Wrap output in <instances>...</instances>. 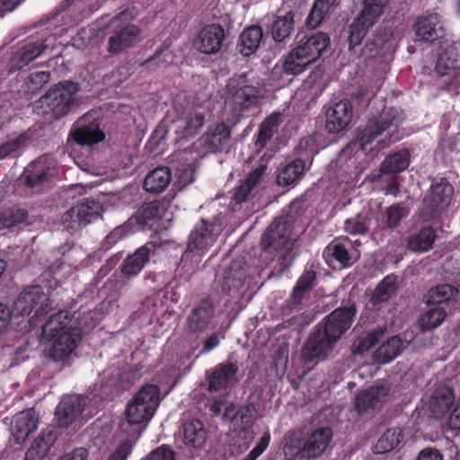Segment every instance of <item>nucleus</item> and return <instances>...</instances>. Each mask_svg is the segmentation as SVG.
Masks as SVG:
<instances>
[{"label":"nucleus","instance_id":"f257e3e1","mask_svg":"<svg viewBox=\"0 0 460 460\" xmlns=\"http://www.w3.org/2000/svg\"><path fill=\"white\" fill-rule=\"evenodd\" d=\"M356 314L354 305L339 307L319 323L304 345L302 354L306 362L324 356L350 328Z\"/></svg>","mask_w":460,"mask_h":460},{"label":"nucleus","instance_id":"f03ea898","mask_svg":"<svg viewBox=\"0 0 460 460\" xmlns=\"http://www.w3.org/2000/svg\"><path fill=\"white\" fill-rule=\"evenodd\" d=\"M70 322L68 311H58L52 314L41 328V341H53L49 358L54 361L65 360L82 341L81 329L68 326Z\"/></svg>","mask_w":460,"mask_h":460},{"label":"nucleus","instance_id":"7ed1b4c3","mask_svg":"<svg viewBox=\"0 0 460 460\" xmlns=\"http://www.w3.org/2000/svg\"><path fill=\"white\" fill-rule=\"evenodd\" d=\"M326 32L317 31L296 37L294 47L282 58V71L288 75H298L317 61L330 46Z\"/></svg>","mask_w":460,"mask_h":460},{"label":"nucleus","instance_id":"20e7f679","mask_svg":"<svg viewBox=\"0 0 460 460\" xmlns=\"http://www.w3.org/2000/svg\"><path fill=\"white\" fill-rule=\"evenodd\" d=\"M292 226L287 218H276L262 234L260 246L263 253L274 258L286 259L296 247V240L291 237Z\"/></svg>","mask_w":460,"mask_h":460},{"label":"nucleus","instance_id":"39448f33","mask_svg":"<svg viewBox=\"0 0 460 460\" xmlns=\"http://www.w3.org/2000/svg\"><path fill=\"white\" fill-rule=\"evenodd\" d=\"M81 90L79 83L71 80L60 81L42 96V102L51 111L55 119L73 112L81 104L76 93Z\"/></svg>","mask_w":460,"mask_h":460},{"label":"nucleus","instance_id":"423d86ee","mask_svg":"<svg viewBox=\"0 0 460 460\" xmlns=\"http://www.w3.org/2000/svg\"><path fill=\"white\" fill-rule=\"evenodd\" d=\"M404 117L402 111L394 107H385L377 117L370 119L358 135L361 149L368 150L370 145L385 131H394L402 122Z\"/></svg>","mask_w":460,"mask_h":460},{"label":"nucleus","instance_id":"0eeeda50","mask_svg":"<svg viewBox=\"0 0 460 460\" xmlns=\"http://www.w3.org/2000/svg\"><path fill=\"white\" fill-rule=\"evenodd\" d=\"M159 393L155 385H146L137 393L126 408L127 420L130 425L151 420L158 406Z\"/></svg>","mask_w":460,"mask_h":460},{"label":"nucleus","instance_id":"6e6552de","mask_svg":"<svg viewBox=\"0 0 460 460\" xmlns=\"http://www.w3.org/2000/svg\"><path fill=\"white\" fill-rule=\"evenodd\" d=\"M35 310L31 322H36L50 310L49 298L39 285L25 288L13 302V313L16 315H29Z\"/></svg>","mask_w":460,"mask_h":460},{"label":"nucleus","instance_id":"1a4fd4ad","mask_svg":"<svg viewBox=\"0 0 460 460\" xmlns=\"http://www.w3.org/2000/svg\"><path fill=\"white\" fill-rule=\"evenodd\" d=\"M453 195L454 188L447 179L433 183L423 199L422 217L427 221L439 218L448 208Z\"/></svg>","mask_w":460,"mask_h":460},{"label":"nucleus","instance_id":"9d476101","mask_svg":"<svg viewBox=\"0 0 460 460\" xmlns=\"http://www.w3.org/2000/svg\"><path fill=\"white\" fill-rule=\"evenodd\" d=\"M219 233L220 229L216 230L215 225L202 219L189 235L182 260H187L190 253L203 254L214 245Z\"/></svg>","mask_w":460,"mask_h":460},{"label":"nucleus","instance_id":"9b49d317","mask_svg":"<svg viewBox=\"0 0 460 460\" xmlns=\"http://www.w3.org/2000/svg\"><path fill=\"white\" fill-rule=\"evenodd\" d=\"M225 39L224 27L218 23H210L199 30L193 40V46L201 54L216 55L221 50Z\"/></svg>","mask_w":460,"mask_h":460},{"label":"nucleus","instance_id":"f8f14e48","mask_svg":"<svg viewBox=\"0 0 460 460\" xmlns=\"http://www.w3.org/2000/svg\"><path fill=\"white\" fill-rule=\"evenodd\" d=\"M317 276L314 265L305 269L287 300L291 311H300L303 308V301L310 297L313 288L317 285Z\"/></svg>","mask_w":460,"mask_h":460},{"label":"nucleus","instance_id":"ddd939ff","mask_svg":"<svg viewBox=\"0 0 460 460\" xmlns=\"http://www.w3.org/2000/svg\"><path fill=\"white\" fill-rule=\"evenodd\" d=\"M206 153L228 152L231 143V128L224 122L208 127L206 134L199 138Z\"/></svg>","mask_w":460,"mask_h":460},{"label":"nucleus","instance_id":"4468645a","mask_svg":"<svg viewBox=\"0 0 460 460\" xmlns=\"http://www.w3.org/2000/svg\"><path fill=\"white\" fill-rule=\"evenodd\" d=\"M390 388L385 385H372L359 391L354 399V409L359 414L368 413L386 402Z\"/></svg>","mask_w":460,"mask_h":460},{"label":"nucleus","instance_id":"2eb2a0df","mask_svg":"<svg viewBox=\"0 0 460 460\" xmlns=\"http://www.w3.org/2000/svg\"><path fill=\"white\" fill-rule=\"evenodd\" d=\"M237 372L238 366L234 362H223L207 371L208 392H219L233 386L237 381Z\"/></svg>","mask_w":460,"mask_h":460},{"label":"nucleus","instance_id":"dca6fc26","mask_svg":"<svg viewBox=\"0 0 460 460\" xmlns=\"http://www.w3.org/2000/svg\"><path fill=\"white\" fill-rule=\"evenodd\" d=\"M295 16L296 13L291 10L284 14L274 15L266 25L265 34L276 44H286L295 30Z\"/></svg>","mask_w":460,"mask_h":460},{"label":"nucleus","instance_id":"f3484780","mask_svg":"<svg viewBox=\"0 0 460 460\" xmlns=\"http://www.w3.org/2000/svg\"><path fill=\"white\" fill-rule=\"evenodd\" d=\"M39 417L33 408L17 412L12 419L10 431L15 444H22L38 427Z\"/></svg>","mask_w":460,"mask_h":460},{"label":"nucleus","instance_id":"a211bd4d","mask_svg":"<svg viewBox=\"0 0 460 460\" xmlns=\"http://www.w3.org/2000/svg\"><path fill=\"white\" fill-rule=\"evenodd\" d=\"M414 31L420 40L434 42L445 35L444 22L439 14L429 13L416 21Z\"/></svg>","mask_w":460,"mask_h":460},{"label":"nucleus","instance_id":"6ab92c4d","mask_svg":"<svg viewBox=\"0 0 460 460\" xmlns=\"http://www.w3.org/2000/svg\"><path fill=\"white\" fill-rule=\"evenodd\" d=\"M140 29L132 23L118 26L108 40V51L111 54H119L133 47L139 37Z\"/></svg>","mask_w":460,"mask_h":460},{"label":"nucleus","instance_id":"aec40b11","mask_svg":"<svg viewBox=\"0 0 460 460\" xmlns=\"http://www.w3.org/2000/svg\"><path fill=\"white\" fill-rule=\"evenodd\" d=\"M325 128L329 133L337 134L342 131L352 118V106L344 99L327 109Z\"/></svg>","mask_w":460,"mask_h":460},{"label":"nucleus","instance_id":"412c9836","mask_svg":"<svg viewBox=\"0 0 460 460\" xmlns=\"http://www.w3.org/2000/svg\"><path fill=\"white\" fill-rule=\"evenodd\" d=\"M84 399L76 394L64 397L55 411V416L59 427L64 428L75 421L84 409Z\"/></svg>","mask_w":460,"mask_h":460},{"label":"nucleus","instance_id":"4be33fe9","mask_svg":"<svg viewBox=\"0 0 460 460\" xmlns=\"http://www.w3.org/2000/svg\"><path fill=\"white\" fill-rule=\"evenodd\" d=\"M215 314V307L209 299H203L191 309L187 317L188 330L192 333L203 332L208 329Z\"/></svg>","mask_w":460,"mask_h":460},{"label":"nucleus","instance_id":"5701e85b","mask_svg":"<svg viewBox=\"0 0 460 460\" xmlns=\"http://www.w3.org/2000/svg\"><path fill=\"white\" fill-rule=\"evenodd\" d=\"M411 162V154L408 149L402 148L387 155L381 163L379 172L368 176L371 181L381 180L384 174H396L406 170Z\"/></svg>","mask_w":460,"mask_h":460},{"label":"nucleus","instance_id":"b1692460","mask_svg":"<svg viewBox=\"0 0 460 460\" xmlns=\"http://www.w3.org/2000/svg\"><path fill=\"white\" fill-rule=\"evenodd\" d=\"M153 247V244L146 243L128 254L119 266L121 275L127 279L138 275L149 262Z\"/></svg>","mask_w":460,"mask_h":460},{"label":"nucleus","instance_id":"393cba45","mask_svg":"<svg viewBox=\"0 0 460 460\" xmlns=\"http://www.w3.org/2000/svg\"><path fill=\"white\" fill-rule=\"evenodd\" d=\"M70 137L79 146H93L104 140L105 134L100 129L99 124L93 120L84 122L82 117L77 121V128L70 132Z\"/></svg>","mask_w":460,"mask_h":460},{"label":"nucleus","instance_id":"a878e982","mask_svg":"<svg viewBox=\"0 0 460 460\" xmlns=\"http://www.w3.org/2000/svg\"><path fill=\"white\" fill-rule=\"evenodd\" d=\"M332 438L330 428H321L314 431L305 440L301 456L306 459H314L320 456L327 448Z\"/></svg>","mask_w":460,"mask_h":460},{"label":"nucleus","instance_id":"bb28decb","mask_svg":"<svg viewBox=\"0 0 460 460\" xmlns=\"http://www.w3.org/2000/svg\"><path fill=\"white\" fill-rule=\"evenodd\" d=\"M45 40H28L13 53L12 62L17 70L22 69L47 49Z\"/></svg>","mask_w":460,"mask_h":460},{"label":"nucleus","instance_id":"cd10ccee","mask_svg":"<svg viewBox=\"0 0 460 460\" xmlns=\"http://www.w3.org/2000/svg\"><path fill=\"white\" fill-rule=\"evenodd\" d=\"M58 438L54 427H48L33 440L32 444L25 454L24 460H43Z\"/></svg>","mask_w":460,"mask_h":460},{"label":"nucleus","instance_id":"c85d7f7f","mask_svg":"<svg viewBox=\"0 0 460 460\" xmlns=\"http://www.w3.org/2000/svg\"><path fill=\"white\" fill-rule=\"evenodd\" d=\"M376 21V18L365 14L362 12L355 18L349 29L348 44L350 52L357 54V48L361 45L368 30Z\"/></svg>","mask_w":460,"mask_h":460},{"label":"nucleus","instance_id":"c756f323","mask_svg":"<svg viewBox=\"0 0 460 460\" xmlns=\"http://www.w3.org/2000/svg\"><path fill=\"white\" fill-rule=\"evenodd\" d=\"M460 44L453 42L447 46L438 54L435 66L436 74L438 76L448 75L456 70L460 65Z\"/></svg>","mask_w":460,"mask_h":460},{"label":"nucleus","instance_id":"7c9ffc66","mask_svg":"<svg viewBox=\"0 0 460 460\" xmlns=\"http://www.w3.org/2000/svg\"><path fill=\"white\" fill-rule=\"evenodd\" d=\"M167 202L165 200H153L143 203L131 219H135L138 226H146L149 222L161 218L167 210Z\"/></svg>","mask_w":460,"mask_h":460},{"label":"nucleus","instance_id":"2f4dec72","mask_svg":"<svg viewBox=\"0 0 460 460\" xmlns=\"http://www.w3.org/2000/svg\"><path fill=\"white\" fill-rule=\"evenodd\" d=\"M172 181V172L169 167L159 166L146 176L143 188L146 192L161 193Z\"/></svg>","mask_w":460,"mask_h":460},{"label":"nucleus","instance_id":"473e14b6","mask_svg":"<svg viewBox=\"0 0 460 460\" xmlns=\"http://www.w3.org/2000/svg\"><path fill=\"white\" fill-rule=\"evenodd\" d=\"M49 173V167L46 164V159L41 157L25 167L22 177L27 187L34 188L42 184L47 180Z\"/></svg>","mask_w":460,"mask_h":460},{"label":"nucleus","instance_id":"72a5a7b5","mask_svg":"<svg viewBox=\"0 0 460 460\" xmlns=\"http://www.w3.org/2000/svg\"><path fill=\"white\" fill-rule=\"evenodd\" d=\"M437 234L432 226H423L416 234L409 236L407 246L414 252H425L429 251L436 240Z\"/></svg>","mask_w":460,"mask_h":460},{"label":"nucleus","instance_id":"f704fd0d","mask_svg":"<svg viewBox=\"0 0 460 460\" xmlns=\"http://www.w3.org/2000/svg\"><path fill=\"white\" fill-rule=\"evenodd\" d=\"M454 401L455 394L452 387H439L432 394L430 402L431 411L437 417H442L449 411Z\"/></svg>","mask_w":460,"mask_h":460},{"label":"nucleus","instance_id":"c9c22d12","mask_svg":"<svg viewBox=\"0 0 460 460\" xmlns=\"http://www.w3.org/2000/svg\"><path fill=\"white\" fill-rule=\"evenodd\" d=\"M263 31L261 26L252 25L245 29L240 35V52L244 57L253 54L259 48L263 38Z\"/></svg>","mask_w":460,"mask_h":460},{"label":"nucleus","instance_id":"e433bc0d","mask_svg":"<svg viewBox=\"0 0 460 460\" xmlns=\"http://www.w3.org/2000/svg\"><path fill=\"white\" fill-rule=\"evenodd\" d=\"M323 257L328 265L337 262L340 268L351 266V256L347 247L337 241L331 242L323 250Z\"/></svg>","mask_w":460,"mask_h":460},{"label":"nucleus","instance_id":"4c0bfd02","mask_svg":"<svg viewBox=\"0 0 460 460\" xmlns=\"http://www.w3.org/2000/svg\"><path fill=\"white\" fill-rule=\"evenodd\" d=\"M99 205V202L93 199H84L75 207H73L69 210V214L71 217H75L77 218L79 225L86 226L100 216Z\"/></svg>","mask_w":460,"mask_h":460},{"label":"nucleus","instance_id":"58836bf2","mask_svg":"<svg viewBox=\"0 0 460 460\" xmlns=\"http://www.w3.org/2000/svg\"><path fill=\"white\" fill-rule=\"evenodd\" d=\"M31 137L27 132H22L15 137L10 138L0 144V160L19 156L28 146Z\"/></svg>","mask_w":460,"mask_h":460},{"label":"nucleus","instance_id":"ea45409f","mask_svg":"<svg viewBox=\"0 0 460 460\" xmlns=\"http://www.w3.org/2000/svg\"><path fill=\"white\" fill-rule=\"evenodd\" d=\"M183 438L187 446L200 448L207 439V431L203 423L199 420H192L183 425Z\"/></svg>","mask_w":460,"mask_h":460},{"label":"nucleus","instance_id":"a19ab883","mask_svg":"<svg viewBox=\"0 0 460 460\" xmlns=\"http://www.w3.org/2000/svg\"><path fill=\"white\" fill-rule=\"evenodd\" d=\"M402 341L394 336L381 344L374 353L375 360L380 364H386L394 359L402 350Z\"/></svg>","mask_w":460,"mask_h":460},{"label":"nucleus","instance_id":"79ce46f5","mask_svg":"<svg viewBox=\"0 0 460 460\" xmlns=\"http://www.w3.org/2000/svg\"><path fill=\"white\" fill-rule=\"evenodd\" d=\"M459 296V289L450 284H440L430 288L428 295L429 305L447 304L456 301Z\"/></svg>","mask_w":460,"mask_h":460},{"label":"nucleus","instance_id":"37998d69","mask_svg":"<svg viewBox=\"0 0 460 460\" xmlns=\"http://www.w3.org/2000/svg\"><path fill=\"white\" fill-rule=\"evenodd\" d=\"M403 434L400 428H390L378 438L373 447L375 454H385L394 450L402 441Z\"/></svg>","mask_w":460,"mask_h":460},{"label":"nucleus","instance_id":"c03bdc74","mask_svg":"<svg viewBox=\"0 0 460 460\" xmlns=\"http://www.w3.org/2000/svg\"><path fill=\"white\" fill-rule=\"evenodd\" d=\"M305 171V161L302 159H294L286 166L277 177V183L281 186H289L296 183L302 176Z\"/></svg>","mask_w":460,"mask_h":460},{"label":"nucleus","instance_id":"a18cd8bd","mask_svg":"<svg viewBox=\"0 0 460 460\" xmlns=\"http://www.w3.org/2000/svg\"><path fill=\"white\" fill-rule=\"evenodd\" d=\"M205 123V117L202 113L190 112L181 121L176 132L180 138H190L197 135Z\"/></svg>","mask_w":460,"mask_h":460},{"label":"nucleus","instance_id":"49530a36","mask_svg":"<svg viewBox=\"0 0 460 460\" xmlns=\"http://www.w3.org/2000/svg\"><path fill=\"white\" fill-rule=\"evenodd\" d=\"M397 289L396 277L394 275H387L376 287L370 302L374 305H378L390 299Z\"/></svg>","mask_w":460,"mask_h":460},{"label":"nucleus","instance_id":"de8ad7c7","mask_svg":"<svg viewBox=\"0 0 460 460\" xmlns=\"http://www.w3.org/2000/svg\"><path fill=\"white\" fill-rule=\"evenodd\" d=\"M260 97V90L253 85H243L236 90L234 94L235 104L239 105L240 111H243L256 106Z\"/></svg>","mask_w":460,"mask_h":460},{"label":"nucleus","instance_id":"09e8293b","mask_svg":"<svg viewBox=\"0 0 460 460\" xmlns=\"http://www.w3.org/2000/svg\"><path fill=\"white\" fill-rule=\"evenodd\" d=\"M279 126V115H270L261 122L255 140V146L262 149L266 146L267 143L271 139L275 130Z\"/></svg>","mask_w":460,"mask_h":460},{"label":"nucleus","instance_id":"8fccbe9b","mask_svg":"<svg viewBox=\"0 0 460 460\" xmlns=\"http://www.w3.org/2000/svg\"><path fill=\"white\" fill-rule=\"evenodd\" d=\"M447 312L443 307L429 309L419 319V326L422 332H429L438 327L445 320Z\"/></svg>","mask_w":460,"mask_h":460},{"label":"nucleus","instance_id":"3c124183","mask_svg":"<svg viewBox=\"0 0 460 460\" xmlns=\"http://www.w3.org/2000/svg\"><path fill=\"white\" fill-rule=\"evenodd\" d=\"M28 216V211L21 208L5 210L0 217V228H12L24 222Z\"/></svg>","mask_w":460,"mask_h":460},{"label":"nucleus","instance_id":"603ef678","mask_svg":"<svg viewBox=\"0 0 460 460\" xmlns=\"http://www.w3.org/2000/svg\"><path fill=\"white\" fill-rule=\"evenodd\" d=\"M369 221L368 217L358 214L344 222V230L349 234L364 235L369 230Z\"/></svg>","mask_w":460,"mask_h":460},{"label":"nucleus","instance_id":"864d4df0","mask_svg":"<svg viewBox=\"0 0 460 460\" xmlns=\"http://www.w3.org/2000/svg\"><path fill=\"white\" fill-rule=\"evenodd\" d=\"M379 338L380 333L378 332H371L365 336L359 337L357 341H354L352 345L353 353L363 354L368 351L379 341Z\"/></svg>","mask_w":460,"mask_h":460},{"label":"nucleus","instance_id":"5fc2aeb1","mask_svg":"<svg viewBox=\"0 0 460 460\" xmlns=\"http://www.w3.org/2000/svg\"><path fill=\"white\" fill-rule=\"evenodd\" d=\"M253 406L248 404L243 407H241L239 410L235 411L232 418V422L240 426L242 429H245L250 428L253 423Z\"/></svg>","mask_w":460,"mask_h":460},{"label":"nucleus","instance_id":"6e6d98bb","mask_svg":"<svg viewBox=\"0 0 460 460\" xmlns=\"http://www.w3.org/2000/svg\"><path fill=\"white\" fill-rule=\"evenodd\" d=\"M406 216L405 208L402 204L390 206L386 209L387 226L390 229L396 228L402 217Z\"/></svg>","mask_w":460,"mask_h":460},{"label":"nucleus","instance_id":"4d7b16f0","mask_svg":"<svg viewBox=\"0 0 460 460\" xmlns=\"http://www.w3.org/2000/svg\"><path fill=\"white\" fill-rule=\"evenodd\" d=\"M388 2L389 0H364V7L361 12L378 19L384 13V9Z\"/></svg>","mask_w":460,"mask_h":460},{"label":"nucleus","instance_id":"13d9d810","mask_svg":"<svg viewBox=\"0 0 460 460\" xmlns=\"http://www.w3.org/2000/svg\"><path fill=\"white\" fill-rule=\"evenodd\" d=\"M327 13H329L321 8L317 4L314 3L310 13L305 19L306 27L311 30L315 29L321 24Z\"/></svg>","mask_w":460,"mask_h":460},{"label":"nucleus","instance_id":"bf43d9fd","mask_svg":"<svg viewBox=\"0 0 460 460\" xmlns=\"http://www.w3.org/2000/svg\"><path fill=\"white\" fill-rule=\"evenodd\" d=\"M50 79V73L47 71H37L28 76L29 89L32 92L41 89Z\"/></svg>","mask_w":460,"mask_h":460},{"label":"nucleus","instance_id":"052dcab7","mask_svg":"<svg viewBox=\"0 0 460 460\" xmlns=\"http://www.w3.org/2000/svg\"><path fill=\"white\" fill-rule=\"evenodd\" d=\"M314 320V314L311 312L306 311L292 316L287 320L286 323L288 326L293 327L296 330H302L313 323Z\"/></svg>","mask_w":460,"mask_h":460},{"label":"nucleus","instance_id":"680f3d73","mask_svg":"<svg viewBox=\"0 0 460 460\" xmlns=\"http://www.w3.org/2000/svg\"><path fill=\"white\" fill-rule=\"evenodd\" d=\"M382 45L383 40L379 38L372 40L368 39L358 56L363 57L365 59L373 58L376 57Z\"/></svg>","mask_w":460,"mask_h":460},{"label":"nucleus","instance_id":"e2e57ef3","mask_svg":"<svg viewBox=\"0 0 460 460\" xmlns=\"http://www.w3.org/2000/svg\"><path fill=\"white\" fill-rule=\"evenodd\" d=\"M270 442V432H265L261 437L256 446L242 460H256L268 448Z\"/></svg>","mask_w":460,"mask_h":460},{"label":"nucleus","instance_id":"0e129e2a","mask_svg":"<svg viewBox=\"0 0 460 460\" xmlns=\"http://www.w3.org/2000/svg\"><path fill=\"white\" fill-rule=\"evenodd\" d=\"M175 452L168 445H162L149 453L145 460H174Z\"/></svg>","mask_w":460,"mask_h":460},{"label":"nucleus","instance_id":"69168bd1","mask_svg":"<svg viewBox=\"0 0 460 460\" xmlns=\"http://www.w3.org/2000/svg\"><path fill=\"white\" fill-rule=\"evenodd\" d=\"M133 448L134 443L130 439H126L118 446L107 460H127Z\"/></svg>","mask_w":460,"mask_h":460},{"label":"nucleus","instance_id":"338daca9","mask_svg":"<svg viewBox=\"0 0 460 460\" xmlns=\"http://www.w3.org/2000/svg\"><path fill=\"white\" fill-rule=\"evenodd\" d=\"M175 176L180 184L186 186L194 181V170L190 164H182L176 169Z\"/></svg>","mask_w":460,"mask_h":460},{"label":"nucleus","instance_id":"774afa93","mask_svg":"<svg viewBox=\"0 0 460 460\" xmlns=\"http://www.w3.org/2000/svg\"><path fill=\"white\" fill-rule=\"evenodd\" d=\"M267 167L264 164H261L255 169H253L250 173L247 175L245 181H243L245 184H247L250 188L252 190L257 186L258 183L261 181L265 171Z\"/></svg>","mask_w":460,"mask_h":460}]
</instances>
